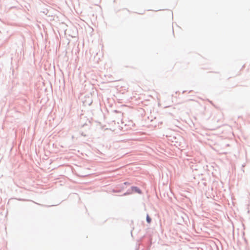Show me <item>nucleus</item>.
<instances>
[{"label": "nucleus", "instance_id": "nucleus-1", "mask_svg": "<svg viewBox=\"0 0 250 250\" xmlns=\"http://www.w3.org/2000/svg\"><path fill=\"white\" fill-rule=\"evenodd\" d=\"M131 189L133 192H137L139 194H141L142 193L141 190L137 187H133L131 188Z\"/></svg>", "mask_w": 250, "mask_h": 250}, {"label": "nucleus", "instance_id": "nucleus-2", "mask_svg": "<svg viewBox=\"0 0 250 250\" xmlns=\"http://www.w3.org/2000/svg\"><path fill=\"white\" fill-rule=\"evenodd\" d=\"M146 221L148 223H150L151 221V219L150 218L148 214L146 215Z\"/></svg>", "mask_w": 250, "mask_h": 250}, {"label": "nucleus", "instance_id": "nucleus-3", "mask_svg": "<svg viewBox=\"0 0 250 250\" xmlns=\"http://www.w3.org/2000/svg\"><path fill=\"white\" fill-rule=\"evenodd\" d=\"M124 184L125 185H129V183H128V182H125Z\"/></svg>", "mask_w": 250, "mask_h": 250}]
</instances>
